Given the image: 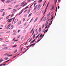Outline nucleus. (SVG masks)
Masks as SVG:
<instances>
[{
    "instance_id": "f257e3e1",
    "label": "nucleus",
    "mask_w": 66,
    "mask_h": 66,
    "mask_svg": "<svg viewBox=\"0 0 66 66\" xmlns=\"http://www.w3.org/2000/svg\"><path fill=\"white\" fill-rule=\"evenodd\" d=\"M15 18H13L12 19H8L7 20V21L8 22H11V21H12V20H13V22L14 21V20H15Z\"/></svg>"
},
{
    "instance_id": "f03ea898",
    "label": "nucleus",
    "mask_w": 66,
    "mask_h": 66,
    "mask_svg": "<svg viewBox=\"0 0 66 66\" xmlns=\"http://www.w3.org/2000/svg\"><path fill=\"white\" fill-rule=\"evenodd\" d=\"M42 4H39V5L38 6V10H39L40 8V7L42 6Z\"/></svg>"
},
{
    "instance_id": "7ed1b4c3",
    "label": "nucleus",
    "mask_w": 66,
    "mask_h": 66,
    "mask_svg": "<svg viewBox=\"0 0 66 66\" xmlns=\"http://www.w3.org/2000/svg\"><path fill=\"white\" fill-rule=\"evenodd\" d=\"M8 49V47H5L2 48V50H5L6 49Z\"/></svg>"
},
{
    "instance_id": "20e7f679",
    "label": "nucleus",
    "mask_w": 66,
    "mask_h": 66,
    "mask_svg": "<svg viewBox=\"0 0 66 66\" xmlns=\"http://www.w3.org/2000/svg\"><path fill=\"white\" fill-rule=\"evenodd\" d=\"M18 19H16L14 21V23H16V22H17L18 21Z\"/></svg>"
},
{
    "instance_id": "39448f33",
    "label": "nucleus",
    "mask_w": 66,
    "mask_h": 66,
    "mask_svg": "<svg viewBox=\"0 0 66 66\" xmlns=\"http://www.w3.org/2000/svg\"><path fill=\"white\" fill-rule=\"evenodd\" d=\"M4 61V60H3V59H0V64L1 63V62H2L3 61Z\"/></svg>"
},
{
    "instance_id": "423d86ee",
    "label": "nucleus",
    "mask_w": 66,
    "mask_h": 66,
    "mask_svg": "<svg viewBox=\"0 0 66 66\" xmlns=\"http://www.w3.org/2000/svg\"><path fill=\"white\" fill-rule=\"evenodd\" d=\"M11 24H9L7 27V29H9L10 27V26H11Z\"/></svg>"
},
{
    "instance_id": "0eeeda50",
    "label": "nucleus",
    "mask_w": 66,
    "mask_h": 66,
    "mask_svg": "<svg viewBox=\"0 0 66 66\" xmlns=\"http://www.w3.org/2000/svg\"><path fill=\"white\" fill-rule=\"evenodd\" d=\"M13 13H15L16 12V9H14L13 10Z\"/></svg>"
},
{
    "instance_id": "6e6552de",
    "label": "nucleus",
    "mask_w": 66,
    "mask_h": 66,
    "mask_svg": "<svg viewBox=\"0 0 66 66\" xmlns=\"http://www.w3.org/2000/svg\"><path fill=\"white\" fill-rule=\"evenodd\" d=\"M23 9L19 13V15H20L21 13H22V12H23Z\"/></svg>"
},
{
    "instance_id": "1a4fd4ad",
    "label": "nucleus",
    "mask_w": 66,
    "mask_h": 66,
    "mask_svg": "<svg viewBox=\"0 0 66 66\" xmlns=\"http://www.w3.org/2000/svg\"><path fill=\"white\" fill-rule=\"evenodd\" d=\"M38 17H37L35 19V20L34 21V22H36V21H37V20H38Z\"/></svg>"
},
{
    "instance_id": "9d476101",
    "label": "nucleus",
    "mask_w": 66,
    "mask_h": 66,
    "mask_svg": "<svg viewBox=\"0 0 66 66\" xmlns=\"http://www.w3.org/2000/svg\"><path fill=\"white\" fill-rule=\"evenodd\" d=\"M50 13L49 12V13L47 15V17H49V16H50Z\"/></svg>"
},
{
    "instance_id": "9b49d317",
    "label": "nucleus",
    "mask_w": 66,
    "mask_h": 66,
    "mask_svg": "<svg viewBox=\"0 0 66 66\" xmlns=\"http://www.w3.org/2000/svg\"><path fill=\"white\" fill-rule=\"evenodd\" d=\"M26 2V1H24L22 3H21V4L22 5L21 6H22V5H23V4H24V3H25V2Z\"/></svg>"
},
{
    "instance_id": "f8f14e48",
    "label": "nucleus",
    "mask_w": 66,
    "mask_h": 66,
    "mask_svg": "<svg viewBox=\"0 0 66 66\" xmlns=\"http://www.w3.org/2000/svg\"><path fill=\"white\" fill-rule=\"evenodd\" d=\"M19 6V5H17L14 7V8H17V7H18Z\"/></svg>"
},
{
    "instance_id": "ddd939ff",
    "label": "nucleus",
    "mask_w": 66,
    "mask_h": 66,
    "mask_svg": "<svg viewBox=\"0 0 66 66\" xmlns=\"http://www.w3.org/2000/svg\"><path fill=\"white\" fill-rule=\"evenodd\" d=\"M4 59L5 60H8V59H9V58L8 57H5L4 58Z\"/></svg>"
},
{
    "instance_id": "4468645a",
    "label": "nucleus",
    "mask_w": 66,
    "mask_h": 66,
    "mask_svg": "<svg viewBox=\"0 0 66 66\" xmlns=\"http://www.w3.org/2000/svg\"><path fill=\"white\" fill-rule=\"evenodd\" d=\"M13 28H14V26H13V25H11V29H12Z\"/></svg>"
},
{
    "instance_id": "2eb2a0df",
    "label": "nucleus",
    "mask_w": 66,
    "mask_h": 66,
    "mask_svg": "<svg viewBox=\"0 0 66 66\" xmlns=\"http://www.w3.org/2000/svg\"><path fill=\"white\" fill-rule=\"evenodd\" d=\"M48 29H47L46 30H45L44 32V33H45V32L46 33L48 31Z\"/></svg>"
},
{
    "instance_id": "dca6fc26",
    "label": "nucleus",
    "mask_w": 66,
    "mask_h": 66,
    "mask_svg": "<svg viewBox=\"0 0 66 66\" xmlns=\"http://www.w3.org/2000/svg\"><path fill=\"white\" fill-rule=\"evenodd\" d=\"M9 2H11V1H7L6 2V3H9Z\"/></svg>"
},
{
    "instance_id": "f3484780",
    "label": "nucleus",
    "mask_w": 66,
    "mask_h": 66,
    "mask_svg": "<svg viewBox=\"0 0 66 66\" xmlns=\"http://www.w3.org/2000/svg\"><path fill=\"white\" fill-rule=\"evenodd\" d=\"M16 34V33L14 32L13 33V35H15Z\"/></svg>"
},
{
    "instance_id": "a211bd4d",
    "label": "nucleus",
    "mask_w": 66,
    "mask_h": 66,
    "mask_svg": "<svg viewBox=\"0 0 66 66\" xmlns=\"http://www.w3.org/2000/svg\"><path fill=\"white\" fill-rule=\"evenodd\" d=\"M47 24H48V22L45 23V26H46V25H47Z\"/></svg>"
},
{
    "instance_id": "6ab92c4d",
    "label": "nucleus",
    "mask_w": 66,
    "mask_h": 66,
    "mask_svg": "<svg viewBox=\"0 0 66 66\" xmlns=\"http://www.w3.org/2000/svg\"><path fill=\"white\" fill-rule=\"evenodd\" d=\"M40 35V34H39L38 36H37L36 37V38H38V37H39V35Z\"/></svg>"
},
{
    "instance_id": "aec40b11",
    "label": "nucleus",
    "mask_w": 66,
    "mask_h": 66,
    "mask_svg": "<svg viewBox=\"0 0 66 66\" xmlns=\"http://www.w3.org/2000/svg\"><path fill=\"white\" fill-rule=\"evenodd\" d=\"M46 17H45L43 19V21L46 20Z\"/></svg>"
},
{
    "instance_id": "412c9836",
    "label": "nucleus",
    "mask_w": 66,
    "mask_h": 66,
    "mask_svg": "<svg viewBox=\"0 0 66 66\" xmlns=\"http://www.w3.org/2000/svg\"><path fill=\"white\" fill-rule=\"evenodd\" d=\"M33 19H34L33 18H32V19H31V21H30V22H29V23L30 22H31L32 21H33Z\"/></svg>"
},
{
    "instance_id": "4be33fe9",
    "label": "nucleus",
    "mask_w": 66,
    "mask_h": 66,
    "mask_svg": "<svg viewBox=\"0 0 66 66\" xmlns=\"http://www.w3.org/2000/svg\"><path fill=\"white\" fill-rule=\"evenodd\" d=\"M42 0H40L38 2H39V3H40V2H42Z\"/></svg>"
},
{
    "instance_id": "5701e85b",
    "label": "nucleus",
    "mask_w": 66,
    "mask_h": 66,
    "mask_svg": "<svg viewBox=\"0 0 66 66\" xmlns=\"http://www.w3.org/2000/svg\"><path fill=\"white\" fill-rule=\"evenodd\" d=\"M4 10V9H2L1 10L0 12H3V11Z\"/></svg>"
},
{
    "instance_id": "b1692460",
    "label": "nucleus",
    "mask_w": 66,
    "mask_h": 66,
    "mask_svg": "<svg viewBox=\"0 0 66 66\" xmlns=\"http://www.w3.org/2000/svg\"><path fill=\"white\" fill-rule=\"evenodd\" d=\"M32 15V13H30V14L28 16V17H30Z\"/></svg>"
},
{
    "instance_id": "393cba45",
    "label": "nucleus",
    "mask_w": 66,
    "mask_h": 66,
    "mask_svg": "<svg viewBox=\"0 0 66 66\" xmlns=\"http://www.w3.org/2000/svg\"><path fill=\"white\" fill-rule=\"evenodd\" d=\"M41 31V28H40L39 29V32H40Z\"/></svg>"
},
{
    "instance_id": "a878e982",
    "label": "nucleus",
    "mask_w": 66,
    "mask_h": 66,
    "mask_svg": "<svg viewBox=\"0 0 66 66\" xmlns=\"http://www.w3.org/2000/svg\"><path fill=\"white\" fill-rule=\"evenodd\" d=\"M53 8H54V5H53L52 6V8L51 10H53Z\"/></svg>"
},
{
    "instance_id": "bb28decb",
    "label": "nucleus",
    "mask_w": 66,
    "mask_h": 66,
    "mask_svg": "<svg viewBox=\"0 0 66 66\" xmlns=\"http://www.w3.org/2000/svg\"><path fill=\"white\" fill-rule=\"evenodd\" d=\"M34 29V28H33L32 30H31V32H30V33H31L33 32V30Z\"/></svg>"
},
{
    "instance_id": "cd10ccee",
    "label": "nucleus",
    "mask_w": 66,
    "mask_h": 66,
    "mask_svg": "<svg viewBox=\"0 0 66 66\" xmlns=\"http://www.w3.org/2000/svg\"><path fill=\"white\" fill-rule=\"evenodd\" d=\"M6 45H2L3 47H6Z\"/></svg>"
},
{
    "instance_id": "c85d7f7f",
    "label": "nucleus",
    "mask_w": 66,
    "mask_h": 66,
    "mask_svg": "<svg viewBox=\"0 0 66 66\" xmlns=\"http://www.w3.org/2000/svg\"><path fill=\"white\" fill-rule=\"evenodd\" d=\"M11 54V53L9 52V53H7V55H10V54Z\"/></svg>"
},
{
    "instance_id": "c756f323",
    "label": "nucleus",
    "mask_w": 66,
    "mask_h": 66,
    "mask_svg": "<svg viewBox=\"0 0 66 66\" xmlns=\"http://www.w3.org/2000/svg\"><path fill=\"white\" fill-rule=\"evenodd\" d=\"M27 3H26L23 6V7L24 6H25V5H27Z\"/></svg>"
},
{
    "instance_id": "7c9ffc66",
    "label": "nucleus",
    "mask_w": 66,
    "mask_h": 66,
    "mask_svg": "<svg viewBox=\"0 0 66 66\" xmlns=\"http://www.w3.org/2000/svg\"><path fill=\"white\" fill-rule=\"evenodd\" d=\"M45 25V24H43V25L42 26V28H44V27H45V26H44Z\"/></svg>"
},
{
    "instance_id": "2f4dec72",
    "label": "nucleus",
    "mask_w": 66,
    "mask_h": 66,
    "mask_svg": "<svg viewBox=\"0 0 66 66\" xmlns=\"http://www.w3.org/2000/svg\"><path fill=\"white\" fill-rule=\"evenodd\" d=\"M9 18H10V17L9 16H7L6 18V19H9Z\"/></svg>"
},
{
    "instance_id": "473e14b6",
    "label": "nucleus",
    "mask_w": 66,
    "mask_h": 66,
    "mask_svg": "<svg viewBox=\"0 0 66 66\" xmlns=\"http://www.w3.org/2000/svg\"><path fill=\"white\" fill-rule=\"evenodd\" d=\"M35 41V39H34V40L32 41V43H34V42Z\"/></svg>"
},
{
    "instance_id": "72a5a7b5",
    "label": "nucleus",
    "mask_w": 66,
    "mask_h": 66,
    "mask_svg": "<svg viewBox=\"0 0 66 66\" xmlns=\"http://www.w3.org/2000/svg\"><path fill=\"white\" fill-rule=\"evenodd\" d=\"M21 21L19 22H18V24H20V23H21Z\"/></svg>"
},
{
    "instance_id": "f704fd0d",
    "label": "nucleus",
    "mask_w": 66,
    "mask_h": 66,
    "mask_svg": "<svg viewBox=\"0 0 66 66\" xmlns=\"http://www.w3.org/2000/svg\"><path fill=\"white\" fill-rule=\"evenodd\" d=\"M28 11L27 10H26L24 12V13H26V12H27V11Z\"/></svg>"
},
{
    "instance_id": "c9c22d12",
    "label": "nucleus",
    "mask_w": 66,
    "mask_h": 66,
    "mask_svg": "<svg viewBox=\"0 0 66 66\" xmlns=\"http://www.w3.org/2000/svg\"><path fill=\"white\" fill-rule=\"evenodd\" d=\"M28 8H29L28 6H27L26 8H25L24 10H26V9H28Z\"/></svg>"
},
{
    "instance_id": "e433bc0d",
    "label": "nucleus",
    "mask_w": 66,
    "mask_h": 66,
    "mask_svg": "<svg viewBox=\"0 0 66 66\" xmlns=\"http://www.w3.org/2000/svg\"><path fill=\"white\" fill-rule=\"evenodd\" d=\"M17 46V45H15L13 46H12V47H15Z\"/></svg>"
},
{
    "instance_id": "4c0bfd02",
    "label": "nucleus",
    "mask_w": 66,
    "mask_h": 66,
    "mask_svg": "<svg viewBox=\"0 0 66 66\" xmlns=\"http://www.w3.org/2000/svg\"><path fill=\"white\" fill-rule=\"evenodd\" d=\"M10 32V31H8L7 32H6V33H9Z\"/></svg>"
},
{
    "instance_id": "58836bf2",
    "label": "nucleus",
    "mask_w": 66,
    "mask_h": 66,
    "mask_svg": "<svg viewBox=\"0 0 66 66\" xmlns=\"http://www.w3.org/2000/svg\"><path fill=\"white\" fill-rule=\"evenodd\" d=\"M9 61H10V60H9L5 61V63H6V62H9Z\"/></svg>"
},
{
    "instance_id": "ea45409f",
    "label": "nucleus",
    "mask_w": 66,
    "mask_h": 66,
    "mask_svg": "<svg viewBox=\"0 0 66 66\" xmlns=\"http://www.w3.org/2000/svg\"><path fill=\"white\" fill-rule=\"evenodd\" d=\"M49 3H48L47 4V6L46 7H48V5H49Z\"/></svg>"
},
{
    "instance_id": "a19ab883",
    "label": "nucleus",
    "mask_w": 66,
    "mask_h": 66,
    "mask_svg": "<svg viewBox=\"0 0 66 66\" xmlns=\"http://www.w3.org/2000/svg\"><path fill=\"white\" fill-rule=\"evenodd\" d=\"M57 7H56V12H57Z\"/></svg>"
},
{
    "instance_id": "79ce46f5",
    "label": "nucleus",
    "mask_w": 66,
    "mask_h": 66,
    "mask_svg": "<svg viewBox=\"0 0 66 66\" xmlns=\"http://www.w3.org/2000/svg\"><path fill=\"white\" fill-rule=\"evenodd\" d=\"M20 37V35H19V36H18L17 37V38H19V37Z\"/></svg>"
},
{
    "instance_id": "37998d69",
    "label": "nucleus",
    "mask_w": 66,
    "mask_h": 66,
    "mask_svg": "<svg viewBox=\"0 0 66 66\" xmlns=\"http://www.w3.org/2000/svg\"><path fill=\"white\" fill-rule=\"evenodd\" d=\"M28 12V13H30V10L29 9Z\"/></svg>"
},
{
    "instance_id": "c03bdc74",
    "label": "nucleus",
    "mask_w": 66,
    "mask_h": 66,
    "mask_svg": "<svg viewBox=\"0 0 66 66\" xmlns=\"http://www.w3.org/2000/svg\"><path fill=\"white\" fill-rule=\"evenodd\" d=\"M42 36H43V35L42 34H41V35H40V36L39 37L40 38L41 37H42Z\"/></svg>"
},
{
    "instance_id": "a18cd8bd",
    "label": "nucleus",
    "mask_w": 66,
    "mask_h": 66,
    "mask_svg": "<svg viewBox=\"0 0 66 66\" xmlns=\"http://www.w3.org/2000/svg\"><path fill=\"white\" fill-rule=\"evenodd\" d=\"M23 38V37H22L21 38V40H22V39Z\"/></svg>"
},
{
    "instance_id": "49530a36",
    "label": "nucleus",
    "mask_w": 66,
    "mask_h": 66,
    "mask_svg": "<svg viewBox=\"0 0 66 66\" xmlns=\"http://www.w3.org/2000/svg\"><path fill=\"white\" fill-rule=\"evenodd\" d=\"M4 55H7V53H5L4 54Z\"/></svg>"
},
{
    "instance_id": "de8ad7c7",
    "label": "nucleus",
    "mask_w": 66,
    "mask_h": 66,
    "mask_svg": "<svg viewBox=\"0 0 66 66\" xmlns=\"http://www.w3.org/2000/svg\"><path fill=\"white\" fill-rule=\"evenodd\" d=\"M32 40V38H31L30 40L29 41V42H30Z\"/></svg>"
},
{
    "instance_id": "09e8293b",
    "label": "nucleus",
    "mask_w": 66,
    "mask_h": 66,
    "mask_svg": "<svg viewBox=\"0 0 66 66\" xmlns=\"http://www.w3.org/2000/svg\"><path fill=\"white\" fill-rule=\"evenodd\" d=\"M18 40L17 39L15 40H14L13 41H14V42H17V41H18Z\"/></svg>"
},
{
    "instance_id": "8fccbe9b",
    "label": "nucleus",
    "mask_w": 66,
    "mask_h": 66,
    "mask_svg": "<svg viewBox=\"0 0 66 66\" xmlns=\"http://www.w3.org/2000/svg\"><path fill=\"white\" fill-rule=\"evenodd\" d=\"M42 38H41L39 40H38V42H39V41H40V40H41V39H42Z\"/></svg>"
},
{
    "instance_id": "3c124183",
    "label": "nucleus",
    "mask_w": 66,
    "mask_h": 66,
    "mask_svg": "<svg viewBox=\"0 0 66 66\" xmlns=\"http://www.w3.org/2000/svg\"><path fill=\"white\" fill-rule=\"evenodd\" d=\"M3 38H0V40H2V39H3Z\"/></svg>"
},
{
    "instance_id": "603ef678",
    "label": "nucleus",
    "mask_w": 66,
    "mask_h": 66,
    "mask_svg": "<svg viewBox=\"0 0 66 66\" xmlns=\"http://www.w3.org/2000/svg\"><path fill=\"white\" fill-rule=\"evenodd\" d=\"M27 14H25L24 15V16L26 17H27Z\"/></svg>"
},
{
    "instance_id": "864d4df0",
    "label": "nucleus",
    "mask_w": 66,
    "mask_h": 66,
    "mask_svg": "<svg viewBox=\"0 0 66 66\" xmlns=\"http://www.w3.org/2000/svg\"><path fill=\"white\" fill-rule=\"evenodd\" d=\"M23 49V48L22 47L21 50V51H22V50Z\"/></svg>"
},
{
    "instance_id": "5fc2aeb1",
    "label": "nucleus",
    "mask_w": 66,
    "mask_h": 66,
    "mask_svg": "<svg viewBox=\"0 0 66 66\" xmlns=\"http://www.w3.org/2000/svg\"><path fill=\"white\" fill-rule=\"evenodd\" d=\"M46 11H45L43 15H44L45 13H46Z\"/></svg>"
},
{
    "instance_id": "6e6d98bb",
    "label": "nucleus",
    "mask_w": 66,
    "mask_h": 66,
    "mask_svg": "<svg viewBox=\"0 0 66 66\" xmlns=\"http://www.w3.org/2000/svg\"><path fill=\"white\" fill-rule=\"evenodd\" d=\"M52 21H51V24H50V23L49 24V25H51V24H52Z\"/></svg>"
},
{
    "instance_id": "4d7b16f0",
    "label": "nucleus",
    "mask_w": 66,
    "mask_h": 66,
    "mask_svg": "<svg viewBox=\"0 0 66 66\" xmlns=\"http://www.w3.org/2000/svg\"><path fill=\"white\" fill-rule=\"evenodd\" d=\"M12 55H7V56H12Z\"/></svg>"
},
{
    "instance_id": "13d9d810",
    "label": "nucleus",
    "mask_w": 66,
    "mask_h": 66,
    "mask_svg": "<svg viewBox=\"0 0 66 66\" xmlns=\"http://www.w3.org/2000/svg\"><path fill=\"white\" fill-rule=\"evenodd\" d=\"M49 20H50V19H48V20L46 22H48V21H49Z\"/></svg>"
},
{
    "instance_id": "bf43d9fd",
    "label": "nucleus",
    "mask_w": 66,
    "mask_h": 66,
    "mask_svg": "<svg viewBox=\"0 0 66 66\" xmlns=\"http://www.w3.org/2000/svg\"><path fill=\"white\" fill-rule=\"evenodd\" d=\"M17 50H15V52H14V53H16V52H17Z\"/></svg>"
},
{
    "instance_id": "052dcab7",
    "label": "nucleus",
    "mask_w": 66,
    "mask_h": 66,
    "mask_svg": "<svg viewBox=\"0 0 66 66\" xmlns=\"http://www.w3.org/2000/svg\"><path fill=\"white\" fill-rule=\"evenodd\" d=\"M5 15V14L4 13H3V14L2 15V16H3Z\"/></svg>"
},
{
    "instance_id": "680f3d73",
    "label": "nucleus",
    "mask_w": 66,
    "mask_h": 66,
    "mask_svg": "<svg viewBox=\"0 0 66 66\" xmlns=\"http://www.w3.org/2000/svg\"><path fill=\"white\" fill-rule=\"evenodd\" d=\"M36 5V3H34V7L35 6V5Z\"/></svg>"
},
{
    "instance_id": "e2e57ef3",
    "label": "nucleus",
    "mask_w": 66,
    "mask_h": 66,
    "mask_svg": "<svg viewBox=\"0 0 66 66\" xmlns=\"http://www.w3.org/2000/svg\"><path fill=\"white\" fill-rule=\"evenodd\" d=\"M48 27V25H47L45 27V28L47 29V27Z\"/></svg>"
},
{
    "instance_id": "0e129e2a",
    "label": "nucleus",
    "mask_w": 66,
    "mask_h": 66,
    "mask_svg": "<svg viewBox=\"0 0 66 66\" xmlns=\"http://www.w3.org/2000/svg\"><path fill=\"white\" fill-rule=\"evenodd\" d=\"M53 18V17H52L51 19V20H52Z\"/></svg>"
},
{
    "instance_id": "69168bd1",
    "label": "nucleus",
    "mask_w": 66,
    "mask_h": 66,
    "mask_svg": "<svg viewBox=\"0 0 66 66\" xmlns=\"http://www.w3.org/2000/svg\"><path fill=\"white\" fill-rule=\"evenodd\" d=\"M14 42H12L11 43V44H14Z\"/></svg>"
},
{
    "instance_id": "338daca9",
    "label": "nucleus",
    "mask_w": 66,
    "mask_h": 66,
    "mask_svg": "<svg viewBox=\"0 0 66 66\" xmlns=\"http://www.w3.org/2000/svg\"><path fill=\"white\" fill-rule=\"evenodd\" d=\"M37 6H38L37 5H36L35 7L36 8H37Z\"/></svg>"
},
{
    "instance_id": "774afa93",
    "label": "nucleus",
    "mask_w": 66,
    "mask_h": 66,
    "mask_svg": "<svg viewBox=\"0 0 66 66\" xmlns=\"http://www.w3.org/2000/svg\"><path fill=\"white\" fill-rule=\"evenodd\" d=\"M2 2H4V0H2Z\"/></svg>"
}]
</instances>
